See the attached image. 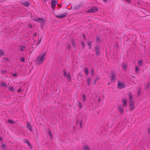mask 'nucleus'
<instances>
[{"mask_svg": "<svg viewBox=\"0 0 150 150\" xmlns=\"http://www.w3.org/2000/svg\"><path fill=\"white\" fill-rule=\"evenodd\" d=\"M5 58L6 59L8 60V59L7 58Z\"/></svg>", "mask_w": 150, "mask_h": 150, "instance_id": "61", "label": "nucleus"}, {"mask_svg": "<svg viewBox=\"0 0 150 150\" xmlns=\"http://www.w3.org/2000/svg\"><path fill=\"white\" fill-rule=\"evenodd\" d=\"M138 64L139 66H141L143 64L142 61V60H139L138 61Z\"/></svg>", "mask_w": 150, "mask_h": 150, "instance_id": "30", "label": "nucleus"}, {"mask_svg": "<svg viewBox=\"0 0 150 150\" xmlns=\"http://www.w3.org/2000/svg\"><path fill=\"white\" fill-rule=\"evenodd\" d=\"M67 14V13H65L61 15H55V16L57 18H62L66 17Z\"/></svg>", "mask_w": 150, "mask_h": 150, "instance_id": "7", "label": "nucleus"}, {"mask_svg": "<svg viewBox=\"0 0 150 150\" xmlns=\"http://www.w3.org/2000/svg\"><path fill=\"white\" fill-rule=\"evenodd\" d=\"M25 58L24 57H21L20 59V60L22 62H24L25 61Z\"/></svg>", "mask_w": 150, "mask_h": 150, "instance_id": "42", "label": "nucleus"}, {"mask_svg": "<svg viewBox=\"0 0 150 150\" xmlns=\"http://www.w3.org/2000/svg\"><path fill=\"white\" fill-rule=\"evenodd\" d=\"M18 74L17 73H15L13 74L12 76L14 77H15L17 76Z\"/></svg>", "mask_w": 150, "mask_h": 150, "instance_id": "44", "label": "nucleus"}, {"mask_svg": "<svg viewBox=\"0 0 150 150\" xmlns=\"http://www.w3.org/2000/svg\"><path fill=\"white\" fill-rule=\"evenodd\" d=\"M150 87V84L149 83H147L146 84V87H145V89L149 88Z\"/></svg>", "mask_w": 150, "mask_h": 150, "instance_id": "35", "label": "nucleus"}, {"mask_svg": "<svg viewBox=\"0 0 150 150\" xmlns=\"http://www.w3.org/2000/svg\"><path fill=\"white\" fill-rule=\"evenodd\" d=\"M8 122L11 124H13L15 123V122L14 121H13L11 120L8 119Z\"/></svg>", "mask_w": 150, "mask_h": 150, "instance_id": "18", "label": "nucleus"}, {"mask_svg": "<svg viewBox=\"0 0 150 150\" xmlns=\"http://www.w3.org/2000/svg\"><path fill=\"white\" fill-rule=\"evenodd\" d=\"M111 76H110V80L113 81L115 79V76H116V73L114 72L113 71H111Z\"/></svg>", "mask_w": 150, "mask_h": 150, "instance_id": "5", "label": "nucleus"}, {"mask_svg": "<svg viewBox=\"0 0 150 150\" xmlns=\"http://www.w3.org/2000/svg\"><path fill=\"white\" fill-rule=\"evenodd\" d=\"M71 48V46L69 44H68L67 46V47H66V49L67 50H69V49Z\"/></svg>", "mask_w": 150, "mask_h": 150, "instance_id": "38", "label": "nucleus"}, {"mask_svg": "<svg viewBox=\"0 0 150 150\" xmlns=\"http://www.w3.org/2000/svg\"><path fill=\"white\" fill-rule=\"evenodd\" d=\"M29 27L30 28H32L33 27L32 25L30 24H29Z\"/></svg>", "mask_w": 150, "mask_h": 150, "instance_id": "55", "label": "nucleus"}, {"mask_svg": "<svg viewBox=\"0 0 150 150\" xmlns=\"http://www.w3.org/2000/svg\"><path fill=\"white\" fill-rule=\"evenodd\" d=\"M91 43H92V42H91L89 41H87V45H88V46H91Z\"/></svg>", "mask_w": 150, "mask_h": 150, "instance_id": "39", "label": "nucleus"}, {"mask_svg": "<svg viewBox=\"0 0 150 150\" xmlns=\"http://www.w3.org/2000/svg\"><path fill=\"white\" fill-rule=\"evenodd\" d=\"M20 50L22 51H23L25 50V47L23 46H21Z\"/></svg>", "mask_w": 150, "mask_h": 150, "instance_id": "27", "label": "nucleus"}, {"mask_svg": "<svg viewBox=\"0 0 150 150\" xmlns=\"http://www.w3.org/2000/svg\"><path fill=\"white\" fill-rule=\"evenodd\" d=\"M0 85L1 86L4 87L5 88H6L7 87V86L6 84L3 82H1V83Z\"/></svg>", "mask_w": 150, "mask_h": 150, "instance_id": "20", "label": "nucleus"}, {"mask_svg": "<svg viewBox=\"0 0 150 150\" xmlns=\"http://www.w3.org/2000/svg\"><path fill=\"white\" fill-rule=\"evenodd\" d=\"M148 132L150 133V129H148Z\"/></svg>", "mask_w": 150, "mask_h": 150, "instance_id": "57", "label": "nucleus"}, {"mask_svg": "<svg viewBox=\"0 0 150 150\" xmlns=\"http://www.w3.org/2000/svg\"><path fill=\"white\" fill-rule=\"evenodd\" d=\"M125 86L123 82L119 81L118 82L117 87L119 89L123 88L125 87Z\"/></svg>", "mask_w": 150, "mask_h": 150, "instance_id": "4", "label": "nucleus"}, {"mask_svg": "<svg viewBox=\"0 0 150 150\" xmlns=\"http://www.w3.org/2000/svg\"><path fill=\"white\" fill-rule=\"evenodd\" d=\"M46 55V53H41L36 58L35 62V64L38 65H40L42 64L45 59Z\"/></svg>", "mask_w": 150, "mask_h": 150, "instance_id": "1", "label": "nucleus"}, {"mask_svg": "<svg viewBox=\"0 0 150 150\" xmlns=\"http://www.w3.org/2000/svg\"><path fill=\"white\" fill-rule=\"evenodd\" d=\"M42 37L40 39V40L38 41V44H36V45H37V44H39L40 43V42L41 41V40H42Z\"/></svg>", "mask_w": 150, "mask_h": 150, "instance_id": "45", "label": "nucleus"}, {"mask_svg": "<svg viewBox=\"0 0 150 150\" xmlns=\"http://www.w3.org/2000/svg\"><path fill=\"white\" fill-rule=\"evenodd\" d=\"M27 127L28 129L30 132H32L33 131V129H32V127L30 124L29 122H27Z\"/></svg>", "mask_w": 150, "mask_h": 150, "instance_id": "11", "label": "nucleus"}, {"mask_svg": "<svg viewBox=\"0 0 150 150\" xmlns=\"http://www.w3.org/2000/svg\"><path fill=\"white\" fill-rule=\"evenodd\" d=\"M118 110L119 112L121 115L123 113L124 110L123 108L121 106H118Z\"/></svg>", "mask_w": 150, "mask_h": 150, "instance_id": "10", "label": "nucleus"}, {"mask_svg": "<svg viewBox=\"0 0 150 150\" xmlns=\"http://www.w3.org/2000/svg\"><path fill=\"white\" fill-rule=\"evenodd\" d=\"M58 6L60 8H61L62 7V6H61V4H58Z\"/></svg>", "mask_w": 150, "mask_h": 150, "instance_id": "54", "label": "nucleus"}, {"mask_svg": "<svg viewBox=\"0 0 150 150\" xmlns=\"http://www.w3.org/2000/svg\"><path fill=\"white\" fill-rule=\"evenodd\" d=\"M79 76H82V74L81 72H79Z\"/></svg>", "mask_w": 150, "mask_h": 150, "instance_id": "53", "label": "nucleus"}, {"mask_svg": "<svg viewBox=\"0 0 150 150\" xmlns=\"http://www.w3.org/2000/svg\"><path fill=\"white\" fill-rule=\"evenodd\" d=\"M83 121V119L82 117L77 120H76V123L77 125H78L79 124L80 129L82 127Z\"/></svg>", "mask_w": 150, "mask_h": 150, "instance_id": "6", "label": "nucleus"}, {"mask_svg": "<svg viewBox=\"0 0 150 150\" xmlns=\"http://www.w3.org/2000/svg\"><path fill=\"white\" fill-rule=\"evenodd\" d=\"M9 90L12 92H13L14 90V89L13 87L10 86L9 87Z\"/></svg>", "mask_w": 150, "mask_h": 150, "instance_id": "33", "label": "nucleus"}, {"mask_svg": "<svg viewBox=\"0 0 150 150\" xmlns=\"http://www.w3.org/2000/svg\"><path fill=\"white\" fill-rule=\"evenodd\" d=\"M91 76H93L94 73V70L93 69H91Z\"/></svg>", "mask_w": 150, "mask_h": 150, "instance_id": "37", "label": "nucleus"}, {"mask_svg": "<svg viewBox=\"0 0 150 150\" xmlns=\"http://www.w3.org/2000/svg\"><path fill=\"white\" fill-rule=\"evenodd\" d=\"M82 149L83 150H90V148L87 145L82 147Z\"/></svg>", "mask_w": 150, "mask_h": 150, "instance_id": "16", "label": "nucleus"}, {"mask_svg": "<svg viewBox=\"0 0 150 150\" xmlns=\"http://www.w3.org/2000/svg\"><path fill=\"white\" fill-rule=\"evenodd\" d=\"M35 21L38 23H42L43 22L44 20L43 18H36Z\"/></svg>", "mask_w": 150, "mask_h": 150, "instance_id": "12", "label": "nucleus"}, {"mask_svg": "<svg viewBox=\"0 0 150 150\" xmlns=\"http://www.w3.org/2000/svg\"><path fill=\"white\" fill-rule=\"evenodd\" d=\"M3 140V138L2 137H0V141H1L2 140Z\"/></svg>", "mask_w": 150, "mask_h": 150, "instance_id": "56", "label": "nucleus"}, {"mask_svg": "<svg viewBox=\"0 0 150 150\" xmlns=\"http://www.w3.org/2000/svg\"><path fill=\"white\" fill-rule=\"evenodd\" d=\"M86 81L87 82V85L88 86L91 83V78L90 77H88L87 78V79H86Z\"/></svg>", "mask_w": 150, "mask_h": 150, "instance_id": "15", "label": "nucleus"}, {"mask_svg": "<svg viewBox=\"0 0 150 150\" xmlns=\"http://www.w3.org/2000/svg\"><path fill=\"white\" fill-rule=\"evenodd\" d=\"M67 77V79L68 80L69 82H70L71 81V77L69 73L68 74V75Z\"/></svg>", "mask_w": 150, "mask_h": 150, "instance_id": "19", "label": "nucleus"}, {"mask_svg": "<svg viewBox=\"0 0 150 150\" xmlns=\"http://www.w3.org/2000/svg\"><path fill=\"white\" fill-rule=\"evenodd\" d=\"M78 106L81 109L82 107V103L80 102H79Z\"/></svg>", "mask_w": 150, "mask_h": 150, "instance_id": "31", "label": "nucleus"}, {"mask_svg": "<svg viewBox=\"0 0 150 150\" xmlns=\"http://www.w3.org/2000/svg\"><path fill=\"white\" fill-rule=\"evenodd\" d=\"M28 146H29L30 147V148L31 147V143L29 142L28 143Z\"/></svg>", "mask_w": 150, "mask_h": 150, "instance_id": "47", "label": "nucleus"}, {"mask_svg": "<svg viewBox=\"0 0 150 150\" xmlns=\"http://www.w3.org/2000/svg\"><path fill=\"white\" fill-rule=\"evenodd\" d=\"M134 101L133 100L129 101V106L130 108V110H132L134 108Z\"/></svg>", "mask_w": 150, "mask_h": 150, "instance_id": "8", "label": "nucleus"}, {"mask_svg": "<svg viewBox=\"0 0 150 150\" xmlns=\"http://www.w3.org/2000/svg\"><path fill=\"white\" fill-rule=\"evenodd\" d=\"M135 70H136V73H139V67L138 66H136L135 67Z\"/></svg>", "mask_w": 150, "mask_h": 150, "instance_id": "36", "label": "nucleus"}, {"mask_svg": "<svg viewBox=\"0 0 150 150\" xmlns=\"http://www.w3.org/2000/svg\"><path fill=\"white\" fill-rule=\"evenodd\" d=\"M95 50L96 53V55L98 56L100 54V49L98 46H96L95 47Z\"/></svg>", "mask_w": 150, "mask_h": 150, "instance_id": "9", "label": "nucleus"}, {"mask_svg": "<svg viewBox=\"0 0 150 150\" xmlns=\"http://www.w3.org/2000/svg\"><path fill=\"white\" fill-rule=\"evenodd\" d=\"M96 41L97 43H100L101 42L100 38L98 36L96 37Z\"/></svg>", "mask_w": 150, "mask_h": 150, "instance_id": "26", "label": "nucleus"}, {"mask_svg": "<svg viewBox=\"0 0 150 150\" xmlns=\"http://www.w3.org/2000/svg\"><path fill=\"white\" fill-rule=\"evenodd\" d=\"M37 35V33L36 32H35L34 33V34H33V36H36Z\"/></svg>", "mask_w": 150, "mask_h": 150, "instance_id": "49", "label": "nucleus"}, {"mask_svg": "<svg viewBox=\"0 0 150 150\" xmlns=\"http://www.w3.org/2000/svg\"><path fill=\"white\" fill-rule=\"evenodd\" d=\"M34 43L35 44V41H34Z\"/></svg>", "mask_w": 150, "mask_h": 150, "instance_id": "62", "label": "nucleus"}, {"mask_svg": "<svg viewBox=\"0 0 150 150\" xmlns=\"http://www.w3.org/2000/svg\"><path fill=\"white\" fill-rule=\"evenodd\" d=\"M84 71L86 73V76H87L88 74V69L86 67L84 69Z\"/></svg>", "mask_w": 150, "mask_h": 150, "instance_id": "17", "label": "nucleus"}, {"mask_svg": "<svg viewBox=\"0 0 150 150\" xmlns=\"http://www.w3.org/2000/svg\"><path fill=\"white\" fill-rule=\"evenodd\" d=\"M97 100L99 102H100V97H98V98L97 99Z\"/></svg>", "mask_w": 150, "mask_h": 150, "instance_id": "51", "label": "nucleus"}, {"mask_svg": "<svg viewBox=\"0 0 150 150\" xmlns=\"http://www.w3.org/2000/svg\"><path fill=\"white\" fill-rule=\"evenodd\" d=\"M4 52L1 49H0V57H1L4 55Z\"/></svg>", "mask_w": 150, "mask_h": 150, "instance_id": "22", "label": "nucleus"}, {"mask_svg": "<svg viewBox=\"0 0 150 150\" xmlns=\"http://www.w3.org/2000/svg\"><path fill=\"white\" fill-rule=\"evenodd\" d=\"M83 37L84 40H85L86 38V37L85 35L84 34H83Z\"/></svg>", "mask_w": 150, "mask_h": 150, "instance_id": "48", "label": "nucleus"}, {"mask_svg": "<svg viewBox=\"0 0 150 150\" xmlns=\"http://www.w3.org/2000/svg\"><path fill=\"white\" fill-rule=\"evenodd\" d=\"M137 91L138 93V96H139L140 94L141 93V89L140 88H139L137 89Z\"/></svg>", "mask_w": 150, "mask_h": 150, "instance_id": "34", "label": "nucleus"}, {"mask_svg": "<svg viewBox=\"0 0 150 150\" xmlns=\"http://www.w3.org/2000/svg\"><path fill=\"white\" fill-rule=\"evenodd\" d=\"M99 78V77H97L94 80V81H93V83L94 84H95L96 83L97 81L98 80Z\"/></svg>", "mask_w": 150, "mask_h": 150, "instance_id": "28", "label": "nucleus"}, {"mask_svg": "<svg viewBox=\"0 0 150 150\" xmlns=\"http://www.w3.org/2000/svg\"><path fill=\"white\" fill-rule=\"evenodd\" d=\"M122 68L124 70H126L127 69V64L126 63H124L122 66Z\"/></svg>", "mask_w": 150, "mask_h": 150, "instance_id": "14", "label": "nucleus"}, {"mask_svg": "<svg viewBox=\"0 0 150 150\" xmlns=\"http://www.w3.org/2000/svg\"><path fill=\"white\" fill-rule=\"evenodd\" d=\"M23 4L26 7H28L29 6L30 4L28 2H27L25 3H23Z\"/></svg>", "mask_w": 150, "mask_h": 150, "instance_id": "29", "label": "nucleus"}, {"mask_svg": "<svg viewBox=\"0 0 150 150\" xmlns=\"http://www.w3.org/2000/svg\"><path fill=\"white\" fill-rule=\"evenodd\" d=\"M122 102L123 103V106H125L127 104V100L124 98H122L121 100Z\"/></svg>", "mask_w": 150, "mask_h": 150, "instance_id": "13", "label": "nucleus"}, {"mask_svg": "<svg viewBox=\"0 0 150 150\" xmlns=\"http://www.w3.org/2000/svg\"><path fill=\"white\" fill-rule=\"evenodd\" d=\"M42 1H47V0H41Z\"/></svg>", "mask_w": 150, "mask_h": 150, "instance_id": "60", "label": "nucleus"}, {"mask_svg": "<svg viewBox=\"0 0 150 150\" xmlns=\"http://www.w3.org/2000/svg\"><path fill=\"white\" fill-rule=\"evenodd\" d=\"M1 72L2 74H4L6 72V71L3 70H1Z\"/></svg>", "mask_w": 150, "mask_h": 150, "instance_id": "41", "label": "nucleus"}, {"mask_svg": "<svg viewBox=\"0 0 150 150\" xmlns=\"http://www.w3.org/2000/svg\"><path fill=\"white\" fill-rule=\"evenodd\" d=\"M130 95L129 96V101H132V99L133 98L132 96L131 93H130Z\"/></svg>", "mask_w": 150, "mask_h": 150, "instance_id": "40", "label": "nucleus"}, {"mask_svg": "<svg viewBox=\"0 0 150 150\" xmlns=\"http://www.w3.org/2000/svg\"><path fill=\"white\" fill-rule=\"evenodd\" d=\"M48 134L51 138H52V134L50 129H49L48 131Z\"/></svg>", "mask_w": 150, "mask_h": 150, "instance_id": "24", "label": "nucleus"}, {"mask_svg": "<svg viewBox=\"0 0 150 150\" xmlns=\"http://www.w3.org/2000/svg\"><path fill=\"white\" fill-rule=\"evenodd\" d=\"M103 1H104V2H107V0H103Z\"/></svg>", "mask_w": 150, "mask_h": 150, "instance_id": "58", "label": "nucleus"}, {"mask_svg": "<svg viewBox=\"0 0 150 150\" xmlns=\"http://www.w3.org/2000/svg\"><path fill=\"white\" fill-rule=\"evenodd\" d=\"M22 90L21 89H19L18 90V92H21V91H22Z\"/></svg>", "mask_w": 150, "mask_h": 150, "instance_id": "52", "label": "nucleus"}, {"mask_svg": "<svg viewBox=\"0 0 150 150\" xmlns=\"http://www.w3.org/2000/svg\"><path fill=\"white\" fill-rule=\"evenodd\" d=\"M1 147L4 150H6V147L5 144H2L1 145Z\"/></svg>", "mask_w": 150, "mask_h": 150, "instance_id": "21", "label": "nucleus"}, {"mask_svg": "<svg viewBox=\"0 0 150 150\" xmlns=\"http://www.w3.org/2000/svg\"><path fill=\"white\" fill-rule=\"evenodd\" d=\"M29 142V141L28 139H24V142L25 143H26L28 144Z\"/></svg>", "mask_w": 150, "mask_h": 150, "instance_id": "43", "label": "nucleus"}, {"mask_svg": "<svg viewBox=\"0 0 150 150\" xmlns=\"http://www.w3.org/2000/svg\"><path fill=\"white\" fill-rule=\"evenodd\" d=\"M89 46V49H91V46Z\"/></svg>", "mask_w": 150, "mask_h": 150, "instance_id": "59", "label": "nucleus"}, {"mask_svg": "<svg viewBox=\"0 0 150 150\" xmlns=\"http://www.w3.org/2000/svg\"><path fill=\"white\" fill-rule=\"evenodd\" d=\"M71 43L72 45L74 47H75V44L74 43V40L72 39L71 40Z\"/></svg>", "mask_w": 150, "mask_h": 150, "instance_id": "25", "label": "nucleus"}, {"mask_svg": "<svg viewBox=\"0 0 150 150\" xmlns=\"http://www.w3.org/2000/svg\"><path fill=\"white\" fill-rule=\"evenodd\" d=\"M81 43L83 49H84L85 48V44L84 43L83 41H81Z\"/></svg>", "mask_w": 150, "mask_h": 150, "instance_id": "32", "label": "nucleus"}, {"mask_svg": "<svg viewBox=\"0 0 150 150\" xmlns=\"http://www.w3.org/2000/svg\"><path fill=\"white\" fill-rule=\"evenodd\" d=\"M98 11V8L96 6H94L91 9L87 11V12L89 13H95Z\"/></svg>", "mask_w": 150, "mask_h": 150, "instance_id": "2", "label": "nucleus"}, {"mask_svg": "<svg viewBox=\"0 0 150 150\" xmlns=\"http://www.w3.org/2000/svg\"><path fill=\"white\" fill-rule=\"evenodd\" d=\"M125 1H127L128 2L130 3L131 1L130 0H125Z\"/></svg>", "mask_w": 150, "mask_h": 150, "instance_id": "50", "label": "nucleus"}, {"mask_svg": "<svg viewBox=\"0 0 150 150\" xmlns=\"http://www.w3.org/2000/svg\"><path fill=\"white\" fill-rule=\"evenodd\" d=\"M83 101H85L86 100V96L84 94H83Z\"/></svg>", "mask_w": 150, "mask_h": 150, "instance_id": "46", "label": "nucleus"}, {"mask_svg": "<svg viewBox=\"0 0 150 150\" xmlns=\"http://www.w3.org/2000/svg\"><path fill=\"white\" fill-rule=\"evenodd\" d=\"M63 75L64 77H67L68 74H67L66 70L64 69L63 70Z\"/></svg>", "mask_w": 150, "mask_h": 150, "instance_id": "23", "label": "nucleus"}, {"mask_svg": "<svg viewBox=\"0 0 150 150\" xmlns=\"http://www.w3.org/2000/svg\"><path fill=\"white\" fill-rule=\"evenodd\" d=\"M58 0H52L51 2V6L52 9L54 10V7L58 2Z\"/></svg>", "mask_w": 150, "mask_h": 150, "instance_id": "3", "label": "nucleus"}, {"mask_svg": "<svg viewBox=\"0 0 150 150\" xmlns=\"http://www.w3.org/2000/svg\"><path fill=\"white\" fill-rule=\"evenodd\" d=\"M32 48H33V47H32Z\"/></svg>", "mask_w": 150, "mask_h": 150, "instance_id": "63", "label": "nucleus"}]
</instances>
